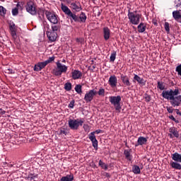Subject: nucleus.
<instances>
[{"label":"nucleus","mask_w":181,"mask_h":181,"mask_svg":"<svg viewBox=\"0 0 181 181\" xmlns=\"http://www.w3.org/2000/svg\"><path fill=\"white\" fill-rule=\"evenodd\" d=\"M71 77L73 80H78L83 77V73L77 69H72Z\"/></svg>","instance_id":"obj_16"},{"label":"nucleus","mask_w":181,"mask_h":181,"mask_svg":"<svg viewBox=\"0 0 181 181\" xmlns=\"http://www.w3.org/2000/svg\"><path fill=\"white\" fill-rule=\"evenodd\" d=\"M93 132H95V134H101V132H103V130H101V129H97L96 131Z\"/></svg>","instance_id":"obj_57"},{"label":"nucleus","mask_w":181,"mask_h":181,"mask_svg":"<svg viewBox=\"0 0 181 181\" xmlns=\"http://www.w3.org/2000/svg\"><path fill=\"white\" fill-rule=\"evenodd\" d=\"M108 83L111 87H114V76L110 77Z\"/></svg>","instance_id":"obj_42"},{"label":"nucleus","mask_w":181,"mask_h":181,"mask_svg":"<svg viewBox=\"0 0 181 181\" xmlns=\"http://www.w3.org/2000/svg\"><path fill=\"white\" fill-rule=\"evenodd\" d=\"M64 90H66V91H71V83H70V82L66 83L64 84Z\"/></svg>","instance_id":"obj_35"},{"label":"nucleus","mask_w":181,"mask_h":181,"mask_svg":"<svg viewBox=\"0 0 181 181\" xmlns=\"http://www.w3.org/2000/svg\"><path fill=\"white\" fill-rule=\"evenodd\" d=\"M110 101L112 104H114V97L113 96L110 97Z\"/></svg>","instance_id":"obj_58"},{"label":"nucleus","mask_w":181,"mask_h":181,"mask_svg":"<svg viewBox=\"0 0 181 181\" xmlns=\"http://www.w3.org/2000/svg\"><path fill=\"white\" fill-rule=\"evenodd\" d=\"M114 108L117 112H121V96L117 95L114 97Z\"/></svg>","instance_id":"obj_9"},{"label":"nucleus","mask_w":181,"mask_h":181,"mask_svg":"<svg viewBox=\"0 0 181 181\" xmlns=\"http://www.w3.org/2000/svg\"><path fill=\"white\" fill-rule=\"evenodd\" d=\"M144 98L146 100V103H150L151 100H152V97H151V95H148V93L144 95Z\"/></svg>","instance_id":"obj_40"},{"label":"nucleus","mask_w":181,"mask_h":181,"mask_svg":"<svg viewBox=\"0 0 181 181\" xmlns=\"http://www.w3.org/2000/svg\"><path fill=\"white\" fill-rule=\"evenodd\" d=\"M74 103H76V101L72 100L68 105L69 108H74Z\"/></svg>","instance_id":"obj_49"},{"label":"nucleus","mask_w":181,"mask_h":181,"mask_svg":"<svg viewBox=\"0 0 181 181\" xmlns=\"http://www.w3.org/2000/svg\"><path fill=\"white\" fill-rule=\"evenodd\" d=\"M61 9L64 13H65L66 16H68V18H70V19H73L74 22H80V18H78V16L76 14H74L71 10L69 8V7L64 4L61 3Z\"/></svg>","instance_id":"obj_4"},{"label":"nucleus","mask_w":181,"mask_h":181,"mask_svg":"<svg viewBox=\"0 0 181 181\" xmlns=\"http://www.w3.org/2000/svg\"><path fill=\"white\" fill-rule=\"evenodd\" d=\"M165 82L158 81L157 88H158V90L163 91V90H165Z\"/></svg>","instance_id":"obj_33"},{"label":"nucleus","mask_w":181,"mask_h":181,"mask_svg":"<svg viewBox=\"0 0 181 181\" xmlns=\"http://www.w3.org/2000/svg\"><path fill=\"white\" fill-rule=\"evenodd\" d=\"M88 139L92 142V145L94 149L97 151L98 149V141L95 138V132H91L90 134H89Z\"/></svg>","instance_id":"obj_10"},{"label":"nucleus","mask_w":181,"mask_h":181,"mask_svg":"<svg viewBox=\"0 0 181 181\" xmlns=\"http://www.w3.org/2000/svg\"><path fill=\"white\" fill-rule=\"evenodd\" d=\"M79 22H82V23H85L86 21H87V16H86V13L81 12L79 17Z\"/></svg>","instance_id":"obj_30"},{"label":"nucleus","mask_w":181,"mask_h":181,"mask_svg":"<svg viewBox=\"0 0 181 181\" xmlns=\"http://www.w3.org/2000/svg\"><path fill=\"white\" fill-rule=\"evenodd\" d=\"M110 35L111 33L110 31V28H108L107 27L103 28V36L105 40H108V39H110Z\"/></svg>","instance_id":"obj_21"},{"label":"nucleus","mask_w":181,"mask_h":181,"mask_svg":"<svg viewBox=\"0 0 181 181\" xmlns=\"http://www.w3.org/2000/svg\"><path fill=\"white\" fill-rule=\"evenodd\" d=\"M166 110L169 114H173V111H175V109L172 106H167Z\"/></svg>","instance_id":"obj_43"},{"label":"nucleus","mask_w":181,"mask_h":181,"mask_svg":"<svg viewBox=\"0 0 181 181\" xmlns=\"http://www.w3.org/2000/svg\"><path fill=\"white\" fill-rule=\"evenodd\" d=\"M45 15L47 16V20L51 23H57V22H59V16H57V15H56V13H52L49 11H46Z\"/></svg>","instance_id":"obj_7"},{"label":"nucleus","mask_w":181,"mask_h":181,"mask_svg":"<svg viewBox=\"0 0 181 181\" xmlns=\"http://www.w3.org/2000/svg\"><path fill=\"white\" fill-rule=\"evenodd\" d=\"M176 6L179 7L181 5V0H175Z\"/></svg>","instance_id":"obj_53"},{"label":"nucleus","mask_w":181,"mask_h":181,"mask_svg":"<svg viewBox=\"0 0 181 181\" xmlns=\"http://www.w3.org/2000/svg\"><path fill=\"white\" fill-rule=\"evenodd\" d=\"M36 12L38 15L40 21H42L45 18V8H37Z\"/></svg>","instance_id":"obj_25"},{"label":"nucleus","mask_w":181,"mask_h":181,"mask_svg":"<svg viewBox=\"0 0 181 181\" xmlns=\"http://www.w3.org/2000/svg\"><path fill=\"white\" fill-rule=\"evenodd\" d=\"M146 142H148V139H146V138L144 136H140L138 139L136 146H139V145H146Z\"/></svg>","instance_id":"obj_22"},{"label":"nucleus","mask_w":181,"mask_h":181,"mask_svg":"<svg viewBox=\"0 0 181 181\" xmlns=\"http://www.w3.org/2000/svg\"><path fill=\"white\" fill-rule=\"evenodd\" d=\"M121 80L125 87H131V86L132 85V83L129 81V78L127 76L122 75Z\"/></svg>","instance_id":"obj_19"},{"label":"nucleus","mask_w":181,"mask_h":181,"mask_svg":"<svg viewBox=\"0 0 181 181\" xmlns=\"http://www.w3.org/2000/svg\"><path fill=\"white\" fill-rule=\"evenodd\" d=\"M93 70H94V69H95V66H93Z\"/></svg>","instance_id":"obj_64"},{"label":"nucleus","mask_w":181,"mask_h":181,"mask_svg":"<svg viewBox=\"0 0 181 181\" xmlns=\"http://www.w3.org/2000/svg\"><path fill=\"white\" fill-rule=\"evenodd\" d=\"M57 67L52 70V74L57 77H62L63 73H67V66L60 63V61L56 62Z\"/></svg>","instance_id":"obj_3"},{"label":"nucleus","mask_w":181,"mask_h":181,"mask_svg":"<svg viewBox=\"0 0 181 181\" xmlns=\"http://www.w3.org/2000/svg\"><path fill=\"white\" fill-rule=\"evenodd\" d=\"M54 59H56V57L54 56L53 57H50L47 60H46V63L47 64H49V63H52V62H54Z\"/></svg>","instance_id":"obj_45"},{"label":"nucleus","mask_w":181,"mask_h":181,"mask_svg":"<svg viewBox=\"0 0 181 181\" xmlns=\"http://www.w3.org/2000/svg\"><path fill=\"white\" fill-rule=\"evenodd\" d=\"M133 81H137V83H139V84H140L141 86H145V84H146V81H145L144 78H141L137 74H134Z\"/></svg>","instance_id":"obj_18"},{"label":"nucleus","mask_w":181,"mask_h":181,"mask_svg":"<svg viewBox=\"0 0 181 181\" xmlns=\"http://www.w3.org/2000/svg\"><path fill=\"white\" fill-rule=\"evenodd\" d=\"M74 180V175L73 174L66 175L61 177L59 181H73Z\"/></svg>","instance_id":"obj_23"},{"label":"nucleus","mask_w":181,"mask_h":181,"mask_svg":"<svg viewBox=\"0 0 181 181\" xmlns=\"http://www.w3.org/2000/svg\"><path fill=\"white\" fill-rule=\"evenodd\" d=\"M97 95V91L93 90H90L85 94L84 100L86 103H91L94 100V97Z\"/></svg>","instance_id":"obj_8"},{"label":"nucleus","mask_w":181,"mask_h":181,"mask_svg":"<svg viewBox=\"0 0 181 181\" xmlns=\"http://www.w3.org/2000/svg\"><path fill=\"white\" fill-rule=\"evenodd\" d=\"M5 15H6V8L2 6H0V16H5Z\"/></svg>","instance_id":"obj_36"},{"label":"nucleus","mask_w":181,"mask_h":181,"mask_svg":"<svg viewBox=\"0 0 181 181\" xmlns=\"http://www.w3.org/2000/svg\"><path fill=\"white\" fill-rule=\"evenodd\" d=\"M164 26H165V30H166V32H170V27L169 26V23L165 22Z\"/></svg>","instance_id":"obj_47"},{"label":"nucleus","mask_w":181,"mask_h":181,"mask_svg":"<svg viewBox=\"0 0 181 181\" xmlns=\"http://www.w3.org/2000/svg\"><path fill=\"white\" fill-rule=\"evenodd\" d=\"M75 1L74 0H66V5H70L71 6V4H73Z\"/></svg>","instance_id":"obj_52"},{"label":"nucleus","mask_w":181,"mask_h":181,"mask_svg":"<svg viewBox=\"0 0 181 181\" xmlns=\"http://www.w3.org/2000/svg\"><path fill=\"white\" fill-rule=\"evenodd\" d=\"M83 129L86 132H90V126L88 124H83Z\"/></svg>","instance_id":"obj_48"},{"label":"nucleus","mask_w":181,"mask_h":181,"mask_svg":"<svg viewBox=\"0 0 181 181\" xmlns=\"http://www.w3.org/2000/svg\"><path fill=\"white\" fill-rule=\"evenodd\" d=\"M76 42L77 43H80L81 45H83L84 43V38L83 37L76 38Z\"/></svg>","instance_id":"obj_44"},{"label":"nucleus","mask_w":181,"mask_h":181,"mask_svg":"<svg viewBox=\"0 0 181 181\" xmlns=\"http://www.w3.org/2000/svg\"><path fill=\"white\" fill-rule=\"evenodd\" d=\"M25 9L28 13H30V15H37V12L36 11V6H35V3H33L32 1H30L27 3L25 5Z\"/></svg>","instance_id":"obj_6"},{"label":"nucleus","mask_w":181,"mask_h":181,"mask_svg":"<svg viewBox=\"0 0 181 181\" xmlns=\"http://www.w3.org/2000/svg\"><path fill=\"white\" fill-rule=\"evenodd\" d=\"M88 139L92 142V145L94 149L97 151L98 149V141L95 138V132H91L90 134H89Z\"/></svg>","instance_id":"obj_11"},{"label":"nucleus","mask_w":181,"mask_h":181,"mask_svg":"<svg viewBox=\"0 0 181 181\" xmlns=\"http://www.w3.org/2000/svg\"><path fill=\"white\" fill-rule=\"evenodd\" d=\"M60 29H62V25L60 24V23L57 22L52 23L51 26V30L52 32H55L57 33V32H60Z\"/></svg>","instance_id":"obj_20"},{"label":"nucleus","mask_w":181,"mask_h":181,"mask_svg":"<svg viewBox=\"0 0 181 181\" xmlns=\"http://www.w3.org/2000/svg\"><path fill=\"white\" fill-rule=\"evenodd\" d=\"M69 127L71 129H78V127H83V124H84V119H69L68 121Z\"/></svg>","instance_id":"obj_5"},{"label":"nucleus","mask_w":181,"mask_h":181,"mask_svg":"<svg viewBox=\"0 0 181 181\" xmlns=\"http://www.w3.org/2000/svg\"><path fill=\"white\" fill-rule=\"evenodd\" d=\"M98 165L102 168V169H105V170H107V165L104 162H103V160H100L98 163Z\"/></svg>","instance_id":"obj_41"},{"label":"nucleus","mask_w":181,"mask_h":181,"mask_svg":"<svg viewBox=\"0 0 181 181\" xmlns=\"http://www.w3.org/2000/svg\"><path fill=\"white\" fill-rule=\"evenodd\" d=\"M117 86V77L114 76V87Z\"/></svg>","instance_id":"obj_60"},{"label":"nucleus","mask_w":181,"mask_h":181,"mask_svg":"<svg viewBox=\"0 0 181 181\" xmlns=\"http://www.w3.org/2000/svg\"><path fill=\"white\" fill-rule=\"evenodd\" d=\"M173 18H174L175 21H179V19H181L180 11H179V10L173 11Z\"/></svg>","instance_id":"obj_31"},{"label":"nucleus","mask_w":181,"mask_h":181,"mask_svg":"<svg viewBox=\"0 0 181 181\" xmlns=\"http://www.w3.org/2000/svg\"><path fill=\"white\" fill-rule=\"evenodd\" d=\"M124 155L125 156V158L127 160H129V162H131V160H132V156H131V149L130 150H124Z\"/></svg>","instance_id":"obj_28"},{"label":"nucleus","mask_w":181,"mask_h":181,"mask_svg":"<svg viewBox=\"0 0 181 181\" xmlns=\"http://www.w3.org/2000/svg\"><path fill=\"white\" fill-rule=\"evenodd\" d=\"M9 29H10V30H12L13 32L14 30H16V25H15V23H13V21H10Z\"/></svg>","instance_id":"obj_37"},{"label":"nucleus","mask_w":181,"mask_h":181,"mask_svg":"<svg viewBox=\"0 0 181 181\" xmlns=\"http://www.w3.org/2000/svg\"><path fill=\"white\" fill-rule=\"evenodd\" d=\"M35 177H36V176L30 177V180H35Z\"/></svg>","instance_id":"obj_61"},{"label":"nucleus","mask_w":181,"mask_h":181,"mask_svg":"<svg viewBox=\"0 0 181 181\" xmlns=\"http://www.w3.org/2000/svg\"><path fill=\"white\" fill-rule=\"evenodd\" d=\"M110 62H114V54L112 52L111 56H110Z\"/></svg>","instance_id":"obj_59"},{"label":"nucleus","mask_w":181,"mask_h":181,"mask_svg":"<svg viewBox=\"0 0 181 181\" xmlns=\"http://www.w3.org/2000/svg\"><path fill=\"white\" fill-rule=\"evenodd\" d=\"M81 85H76L75 86V91L78 93V94H81V93H83V90H81Z\"/></svg>","instance_id":"obj_38"},{"label":"nucleus","mask_w":181,"mask_h":181,"mask_svg":"<svg viewBox=\"0 0 181 181\" xmlns=\"http://www.w3.org/2000/svg\"><path fill=\"white\" fill-rule=\"evenodd\" d=\"M175 71H177L178 76H181V64L176 67Z\"/></svg>","instance_id":"obj_46"},{"label":"nucleus","mask_w":181,"mask_h":181,"mask_svg":"<svg viewBox=\"0 0 181 181\" xmlns=\"http://www.w3.org/2000/svg\"><path fill=\"white\" fill-rule=\"evenodd\" d=\"M19 8H21V6L18 3L16 4V6L11 11L13 16H18V15L19 14Z\"/></svg>","instance_id":"obj_26"},{"label":"nucleus","mask_w":181,"mask_h":181,"mask_svg":"<svg viewBox=\"0 0 181 181\" xmlns=\"http://www.w3.org/2000/svg\"><path fill=\"white\" fill-rule=\"evenodd\" d=\"M132 172L134 175H139L141 173V168L139 166L134 165L132 166Z\"/></svg>","instance_id":"obj_32"},{"label":"nucleus","mask_w":181,"mask_h":181,"mask_svg":"<svg viewBox=\"0 0 181 181\" xmlns=\"http://www.w3.org/2000/svg\"><path fill=\"white\" fill-rule=\"evenodd\" d=\"M6 113V112L4 110V109L0 108V114H1V115H5Z\"/></svg>","instance_id":"obj_55"},{"label":"nucleus","mask_w":181,"mask_h":181,"mask_svg":"<svg viewBox=\"0 0 181 181\" xmlns=\"http://www.w3.org/2000/svg\"><path fill=\"white\" fill-rule=\"evenodd\" d=\"M173 160H175V162H180L181 163V154H179V153H175L171 155Z\"/></svg>","instance_id":"obj_27"},{"label":"nucleus","mask_w":181,"mask_h":181,"mask_svg":"<svg viewBox=\"0 0 181 181\" xmlns=\"http://www.w3.org/2000/svg\"><path fill=\"white\" fill-rule=\"evenodd\" d=\"M60 1H62V2H67V0H60Z\"/></svg>","instance_id":"obj_63"},{"label":"nucleus","mask_w":181,"mask_h":181,"mask_svg":"<svg viewBox=\"0 0 181 181\" xmlns=\"http://www.w3.org/2000/svg\"><path fill=\"white\" fill-rule=\"evenodd\" d=\"M170 119L172 121H174V122H176V124H179V120L176 119L173 115L169 116Z\"/></svg>","instance_id":"obj_50"},{"label":"nucleus","mask_w":181,"mask_h":181,"mask_svg":"<svg viewBox=\"0 0 181 181\" xmlns=\"http://www.w3.org/2000/svg\"><path fill=\"white\" fill-rule=\"evenodd\" d=\"M127 16L132 25H139V23L141 22V18H142V15L136 13V11H131V8H129L128 10Z\"/></svg>","instance_id":"obj_2"},{"label":"nucleus","mask_w":181,"mask_h":181,"mask_svg":"<svg viewBox=\"0 0 181 181\" xmlns=\"http://www.w3.org/2000/svg\"><path fill=\"white\" fill-rule=\"evenodd\" d=\"M67 135V132H66L64 129H60L59 131V135Z\"/></svg>","instance_id":"obj_51"},{"label":"nucleus","mask_w":181,"mask_h":181,"mask_svg":"<svg viewBox=\"0 0 181 181\" xmlns=\"http://www.w3.org/2000/svg\"><path fill=\"white\" fill-rule=\"evenodd\" d=\"M139 33H144L146 30V25L144 23H140L137 26Z\"/></svg>","instance_id":"obj_24"},{"label":"nucleus","mask_w":181,"mask_h":181,"mask_svg":"<svg viewBox=\"0 0 181 181\" xmlns=\"http://www.w3.org/2000/svg\"><path fill=\"white\" fill-rule=\"evenodd\" d=\"M97 94L100 95V97H105V89L100 88L99 90L97 92Z\"/></svg>","instance_id":"obj_34"},{"label":"nucleus","mask_w":181,"mask_h":181,"mask_svg":"<svg viewBox=\"0 0 181 181\" xmlns=\"http://www.w3.org/2000/svg\"><path fill=\"white\" fill-rule=\"evenodd\" d=\"M11 35L13 36V37H15V36H16V30H11Z\"/></svg>","instance_id":"obj_54"},{"label":"nucleus","mask_w":181,"mask_h":181,"mask_svg":"<svg viewBox=\"0 0 181 181\" xmlns=\"http://www.w3.org/2000/svg\"><path fill=\"white\" fill-rule=\"evenodd\" d=\"M180 92L179 91V88H175L174 90L172 89L168 90H163L161 93L163 98L165 100H168L170 103L173 100L175 96L179 95Z\"/></svg>","instance_id":"obj_1"},{"label":"nucleus","mask_w":181,"mask_h":181,"mask_svg":"<svg viewBox=\"0 0 181 181\" xmlns=\"http://www.w3.org/2000/svg\"><path fill=\"white\" fill-rule=\"evenodd\" d=\"M170 165L173 168V169H177V170H181L180 163H176L175 161H171Z\"/></svg>","instance_id":"obj_29"},{"label":"nucleus","mask_w":181,"mask_h":181,"mask_svg":"<svg viewBox=\"0 0 181 181\" xmlns=\"http://www.w3.org/2000/svg\"><path fill=\"white\" fill-rule=\"evenodd\" d=\"M169 132L170 134H168V136H170V138L173 139V136H175V138H179V132L177 131V129L176 127H170L169 129Z\"/></svg>","instance_id":"obj_17"},{"label":"nucleus","mask_w":181,"mask_h":181,"mask_svg":"<svg viewBox=\"0 0 181 181\" xmlns=\"http://www.w3.org/2000/svg\"><path fill=\"white\" fill-rule=\"evenodd\" d=\"M69 8H71L72 11H75V12H80V11L83 10V8L81 7V4H80V2L77 1H74L73 4L69 6Z\"/></svg>","instance_id":"obj_12"},{"label":"nucleus","mask_w":181,"mask_h":181,"mask_svg":"<svg viewBox=\"0 0 181 181\" xmlns=\"http://www.w3.org/2000/svg\"><path fill=\"white\" fill-rule=\"evenodd\" d=\"M170 104L173 107H179L181 105V95L174 96L173 100L170 101Z\"/></svg>","instance_id":"obj_13"},{"label":"nucleus","mask_w":181,"mask_h":181,"mask_svg":"<svg viewBox=\"0 0 181 181\" xmlns=\"http://www.w3.org/2000/svg\"><path fill=\"white\" fill-rule=\"evenodd\" d=\"M43 25H44V28H45V30H47V32L52 31V29L50 28V25L47 23V21H45L43 23Z\"/></svg>","instance_id":"obj_39"},{"label":"nucleus","mask_w":181,"mask_h":181,"mask_svg":"<svg viewBox=\"0 0 181 181\" xmlns=\"http://www.w3.org/2000/svg\"><path fill=\"white\" fill-rule=\"evenodd\" d=\"M47 65V62H46V61L42 62H38L34 66L33 70L34 71H41V70H43V69H45Z\"/></svg>","instance_id":"obj_15"},{"label":"nucleus","mask_w":181,"mask_h":181,"mask_svg":"<svg viewBox=\"0 0 181 181\" xmlns=\"http://www.w3.org/2000/svg\"><path fill=\"white\" fill-rule=\"evenodd\" d=\"M175 111L176 112L177 115H180V117H181V112L179 109H175Z\"/></svg>","instance_id":"obj_56"},{"label":"nucleus","mask_w":181,"mask_h":181,"mask_svg":"<svg viewBox=\"0 0 181 181\" xmlns=\"http://www.w3.org/2000/svg\"><path fill=\"white\" fill-rule=\"evenodd\" d=\"M101 15V13L99 11L98 13V16H100Z\"/></svg>","instance_id":"obj_62"},{"label":"nucleus","mask_w":181,"mask_h":181,"mask_svg":"<svg viewBox=\"0 0 181 181\" xmlns=\"http://www.w3.org/2000/svg\"><path fill=\"white\" fill-rule=\"evenodd\" d=\"M46 33L49 42H56L57 39V33L51 30L47 31Z\"/></svg>","instance_id":"obj_14"}]
</instances>
